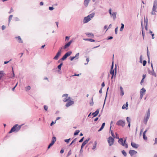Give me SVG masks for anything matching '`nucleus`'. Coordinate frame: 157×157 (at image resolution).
Wrapping results in <instances>:
<instances>
[{
    "label": "nucleus",
    "mask_w": 157,
    "mask_h": 157,
    "mask_svg": "<svg viewBox=\"0 0 157 157\" xmlns=\"http://www.w3.org/2000/svg\"><path fill=\"white\" fill-rule=\"evenodd\" d=\"M63 63H60V64L57 67L59 69V70L61 69V67L63 65Z\"/></svg>",
    "instance_id": "7c9ffc66"
},
{
    "label": "nucleus",
    "mask_w": 157,
    "mask_h": 157,
    "mask_svg": "<svg viewBox=\"0 0 157 157\" xmlns=\"http://www.w3.org/2000/svg\"><path fill=\"white\" fill-rule=\"evenodd\" d=\"M109 87H108L107 88V92H106V95L105 98V101H104V105H103V107H104V105H105V101L106 98V97H107V91H108V90L109 89Z\"/></svg>",
    "instance_id": "a18cd8bd"
},
{
    "label": "nucleus",
    "mask_w": 157,
    "mask_h": 157,
    "mask_svg": "<svg viewBox=\"0 0 157 157\" xmlns=\"http://www.w3.org/2000/svg\"><path fill=\"white\" fill-rule=\"evenodd\" d=\"M115 134L116 136V138L119 139V140L118 141V143L122 146H124L125 148H128V144L126 143V139H125L124 141L123 139L122 138H119V137L118 136V134L117 133H116Z\"/></svg>",
    "instance_id": "f257e3e1"
},
{
    "label": "nucleus",
    "mask_w": 157,
    "mask_h": 157,
    "mask_svg": "<svg viewBox=\"0 0 157 157\" xmlns=\"http://www.w3.org/2000/svg\"><path fill=\"white\" fill-rule=\"evenodd\" d=\"M75 56H73L72 57H70V59L71 61H72L75 58Z\"/></svg>",
    "instance_id": "052dcab7"
},
{
    "label": "nucleus",
    "mask_w": 157,
    "mask_h": 157,
    "mask_svg": "<svg viewBox=\"0 0 157 157\" xmlns=\"http://www.w3.org/2000/svg\"><path fill=\"white\" fill-rule=\"evenodd\" d=\"M109 12L110 15L112 14V9L111 8L109 9Z\"/></svg>",
    "instance_id": "6e6d98bb"
},
{
    "label": "nucleus",
    "mask_w": 157,
    "mask_h": 157,
    "mask_svg": "<svg viewBox=\"0 0 157 157\" xmlns=\"http://www.w3.org/2000/svg\"><path fill=\"white\" fill-rule=\"evenodd\" d=\"M148 25H144V27L145 30L147 31V26Z\"/></svg>",
    "instance_id": "bf43d9fd"
},
{
    "label": "nucleus",
    "mask_w": 157,
    "mask_h": 157,
    "mask_svg": "<svg viewBox=\"0 0 157 157\" xmlns=\"http://www.w3.org/2000/svg\"><path fill=\"white\" fill-rule=\"evenodd\" d=\"M54 9V8L53 7H49V9L50 10H52Z\"/></svg>",
    "instance_id": "864d4df0"
},
{
    "label": "nucleus",
    "mask_w": 157,
    "mask_h": 157,
    "mask_svg": "<svg viewBox=\"0 0 157 157\" xmlns=\"http://www.w3.org/2000/svg\"><path fill=\"white\" fill-rule=\"evenodd\" d=\"M129 154L131 156H132L134 154H136L137 153V152L134 150H130L129 152Z\"/></svg>",
    "instance_id": "ddd939ff"
},
{
    "label": "nucleus",
    "mask_w": 157,
    "mask_h": 157,
    "mask_svg": "<svg viewBox=\"0 0 157 157\" xmlns=\"http://www.w3.org/2000/svg\"><path fill=\"white\" fill-rule=\"evenodd\" d=\"M147 57L149 59H150V57H149V52H147Z\"/></svg>",
    "instance_id": "0e129e2a"
},
{
    "label": "nucleus",
    "mask_w": 157,
    "mask_h": 157,
    "mask_svg": "<svg viewBox=\"0 0 157 157\" xmlns=\"http://www.w3.org/2000/svg\"><path fill=\"white\" fill-rule=\"evenodd\" d=\"M68 94H63L62 97H63V101L64 102H67L68 101H69L71 99V97L68 96Z\"/></svg>",
    "instance_id": "39448f33"
},
{
    "label": "nucleus",
    "mask_w": 157,
    "mask_h": 157,
    "mask_svg": "<svg viewBox=\"0 0 157 157\" xmlns=\"http://www.w3.org/2000/svg\"><path fill=\"white\" fill-rule=\"evenodd\" d=\"M89 41H90L91 42H94L95 41V40L94 39H90L89 40Z\"/></svg>",
    "instance_id": "338daca9"
},
{
    "label": "nucleus",
    "mask_w": 157,
    "mask_h": 157,
    "mask_svg": "<svg viewBox=\"0 0 157 157\" xmlns=\"http://www.w3.org/2000/svg\"><path fill=\"white\" fill-rule=\"evenodd\" d=\"M113 37L112 36H109L107 37V40H109L113 39Z\"/></svg>",
    "instance_id": "4d7b16f0"
},
{
    "label": "nucleus",
    "mask_w": 157,
    "mask_h": 157,
    "mask_svg": "<svg viewBox=\"0 0 157 157\" xmlns=\"http://www.w3.org/2000/svg\"><path fill=\"white\" fill-rule=\"evenodd\" d=\"M62 48H60L59 49L58 52L57 53L56 56L53 58V59H54L57 60L58 59L59 56L61 54V50L62 49Z\"/></svg>",
    "instance_id": "1a4fd4ad"
},
{
    "label": "nucleus",
    "mask_w": 157,
    "mask_h": 157,
    "mask_svg": "<svg viewBox=\"0 0 157 157\" xmlns=\"http://www.w3.org/2000/svg\"><path fill=\"white\" fill-rule=\"evenodd\" d=\"M62 61H63L62 60V59H59L58 61V63H62Z\"/></svg>",
    "instance_id": "69168bd1"
},
{
    "label": "nucleus",
    "mask_w": 157,
    "mask_h": 157,
    "mask_svg": "<svg viewBox=\"0 0 157 157\" xmlns=\"http://www.w3.org/2000/svg\"><path fill=\"white\" fill-rule=\"evenodd\" d=\"M44 109L46 110V111H47V110H48V107L46 105H44Z\"/></svg>",
    "instance_id": "de8ad7c7"
},
{
    "label": "nucleus",
    "mask_w": 157,
    "mask_h": 157,
    "mask_svg": "<svg viewBox=\"0 0 157 157\" xmlns=\"http://www.w3.org/2000/svg\"><path fill=\"white\" fill-rule=\"evenodd\" d=\"M146 90L144 88H143L140 90V94L142 93L144 94L146 92Z\"/></svg>",
    "instance_id": "cd10ccee"
},
{
    "label": "nucleus",
    "mask_w": 157,
    "mask_h": 157,
    "mask_svg": "<svg viewBox=\"0 0 157 157\" xmlns=\"http://www.w3.org/2000/svg\"><path fill=\"white\" fill-rule=\"evenodd\" d=\"M126 120L128 124L130 123L131 119L128 117H126Z\"/></svg>",
    "instance_id": "f704fd0d"
},
{
    "label": "nucleus",
    "mask_w": 157,
    "mask_h": 157,
    "mask_svg": "<svg viewBox=\"0 0 157 157\" xmlns=\"http://www.w3.org/2000/svg\"><path fill=\"white\" fill-rule=\"evenodd\" d=\"M97 144V143L96 141H95L94 143L93 144V147L92 148V149L93 150H94L96 148Z\"/></svg>",
    "instance_id": "bb28decb"
},
{
    "label": "nucleus",
    "mask_w": 157,
    "mask_h": 157,
    "mask_svg": "<svg viewBox=\"0 0 157 157\" xmlns=\"http://www.w3.org/2000/svg\"><path fill=\"white\" fill-rule=\"evenodd\" d=\"M90 140V138H88V139L86 140H85L83 143H82V144L84 146H85L86 144H87L88 141H89Z\"/></svg>",
    "instance_id": "393cba45"
},
{
    "label": "nucleus",
    "mask_w": 157,
    "mask_h": 157,
    "mask_svg": "<svg viewBox=\"0 0 157 157\" xmlns=\"http://www.w3.org/2000/svg\"><path fill=\"white\" fill-rule=\"evenodd\" d=\"M65 105L67 107H69L71 105L73 104L74 103V101H71V99L70 101H68Z\"/></svg>",
    "instance_id": "f8f14e48"
},
{
    "label": "nucleus",
    "mask_w": 157,
    "mask_h": 157,
    "mask_svg": "<svg viewBox=\"0 0 157 157\" xmlns=\"http://www.w3.org/2000/svg\"><path fill=\"white\" fill-rule=\"evenodd\" d=\"M99 112V109H98L94 112L93 113L92 115H93V117H95L98 114Z\"/></svg>",
    "instance_id": "4468645a"
},
{
    "label": "nucleus",
    "mask_w": 157,
    "mask_h": 157,
    "mask_svg": "<svg viewBox=\"0 0 157 157\" xmlns=\"http://www.w3.org/2000/svg\"><path fill=\"white\" fill-rule=\"evenodd\" d=\"M149 117L147 116L146 117H144V121L145 123V124H146L147 121L149 118Z\"/></svg>",
    "instance_id": "f3484780"
},
{
    "label": "nucleus",
    "mask_w": 157,
    "mask_h": 157,
    "mask_svg": "<svg viewBox=\"0 0 157 157\" xmlns=\"http://www.w3.org/2000/svg\"><path fill=\"white\" fill-rule=\"evenodd\" d=\"M22 125H18V124H15L11 128L10 131L9 132V133H11L13 132H17L21 129Z\"/></svg>",
    "instance_id": "f03ea898"
},
{
    "label": "nucleus",
    "mask_w": 157,
    "mask_h": 157,
    "mask_svg": "<svg viewBox=\"0 0 157 157\" xmlns=\"http://www.w3.org/2000/svg\"><path fill=\"white\" fill-rule=\"evenodd\" d=\"M17 40L18 41L19 43H22L23 41L20 36H18V37H16Z\"/></svg>",
    "instance_id": "b1692460"
},
{
    "label": "nucleus",
    "mask_w": 157,
    "mask_h": 157,
    "mask_svg": "<svg viewBox=\"0 0 157 157\" xmlns=\"http://www.w3.org/2000/svg\"><path fill=\"white\" fill-rule=\"evenodd\" d=\"M25 90L26 91H28L30 90L31 87L30 86H28L25 88Z\"/></svg>",
    "instance_id": "c756f323"
},
{
    "label": "nucleus",
    "mask_w": 157,
    "mask_h": 157,
    "mask_svg": "<svg viewBox=\"0 0 157 157\" xmlns=\"http://www.w3.org/2000/svg\"><path fill=\"white\" fill-rule=\"evenodd\" d=\"M142 55H141L140 56V63H142Z\"/></svg>",
    "instance_id": "680f3d73"
},
{
    "label": "nucleus",
    "mask_w": 157,
    "mask_h": 157,
    "mask_svg": "<svg viewBox=\"0 0 157 157\" xmlns=\"http://www.w3.org/2000/svg\"><path fill=\"white\" fill-rule=\"evenodd\" d=\"M13 17V15H10L9 16V23H10L11 21V20L12 19V17Z\"/></svg>",
    "instance_id": "e433bc0d"
},
{
    "label": "nucleus",
    "mask_w": 157,
    "mask_h": 157,
    "mask_svg": "<svg viewBox=\"0 0 157 157\" xmlns=\"http://www.w3.org/2000/svg\"><path fill=\"white\" fill-rule=\"evenodd\" d=\"M148 73L150 75H152L155 77H156V73L154 72V69H153L151 71L149 70V69H147Z\"/></svg>",
    "instance_id": "9d476101"
},
{
    "label": "nucleus",
    "mask_w": 157,
    "mask_h": 157,
    "mask_svg": "<svg viewBox=\"0 0 157 157\" xmlns=\"http://www.w3.org/2000/svg\"><path fill=\"white\" fill-rule=\"evenodd\" d=\"M125 124V121L124 120H120L117 122L116 124L117 125L121 126L123 127L124 126Z\"/></svg>",
    "instance_id": "423d86ee"
},
{
    "label": "nucleus",
    "mask_w": 157,
    "mask_h": 157,
    "mask_svg": "<svg viewBox=\"0 0 157 157\" xmlns=\"http://www.w3.org/2000/svg\"><path fill=\"white\" fill-rule=\"evenodd\" d=\"M124 25L123 23L121 24V27L120 28V31H123V29H124Z\"/></svg>",
    "instance_id": "c85d7f7f"
},
{
    "label": "nucleus",
    "mask_w": 157,
    "mask_h": 157,
    "mask_svg": "<svg viewBox=\"0 0 157 157\" xmlns=\"http://www.w3.org/2000/svg\"><path fill=\"white\" fill-rule=\"evenodd\" d=\"M143 138L145 140H146L147 139V136H146L144 134H143Z\"/></svg>",
    "instance_id": "a19ab883"
},
{
    "label": "nucleus",
    "mask_w": 157,
    "mask_h": 157,
    "mask_svg": "<svg viewBox=\"0 0 157 157\" xmlns=\"http://www.w3.org/2000/svg\"><path fill=\"white\" fill-rule=\"evenodd\" d=\"M110 74L112 75H114V70H111V71H110Z\"/></svg>",
    "instance_id": "79ce46f5"
},
{
    "label": "nucleus",
    "mask_w": 157,
    "mask_h": 157,
    "mask_svg": "<svg viewBox=\"0 0 157 157\" xmlns=\"http://www.w3.org/2000/svg\"><path fill=\"white\" fill-rule=\"evenodd\" d=\"M53 144H52V143H50L49 145L48 146V149H49L51 146H52Z\"/></svg>",
    "instance_id": "09e8293b"
},
{
    "label": "nucleus",
    "mask_w": 157,
    "mask_h": 157,
    "mask_svg": "<svg viewBox=\"0 0 157 157\" xmlns=\"http://www.w3.org/2000/svg\"><path fill=\"white\" fill-rule=\"evenodd\" d=\"M73 41L72 40H71L68 43L66 44L62 48L64 49H66L70 46Z\"/></svg>",
    "instance_id": "9b49d317"
},
{
    "label": "nucleus",
    "mask_w": 157,
    "mask_h": 157,
    "mask_svg": "<svg viewBox=\"0 0 157 157\" xmlns=\"http://www.w3.org/2000/svg\"><path fill=\"white\" fill-rule=\"evenodd\" d=\"M105 123H102L101 128H100L98 130V132H100L103 129V128H104V126H105Z\"/></svg>",
    "instance_id": "aec40b11"
},
{
    "label": "nucleus",
    "mask_w": 157,
    "mask_h": 157,
    "mask_svg": "<svg viewBox=\"0 0 157 157\" xmlns=\"http://www.w3.org/2000/svg\"><path fill=\"white\" fill-rule=\"evenodd\" d=\"M86 61H87V63H85V65H86L87 64H88V63L89 62V57H88L86 58Z\"/></svg>",
    "instance_id": "49530a36"
},
{
    "label": "nucleus",
    "mask_w": 157,
    "mask_h": 157,
    "mask_svg": "<svg viewBox=\"0 0 157 157\" xmlns=\"http://www.w3.org/2000/svg\"><path fill=\"white\" fill-rule=\"evenodd\" d=\"M118 27H117L115 29V33L116 34H117V30H118Z\"/></svg>",
    "instance_id": "603ef678"
},
{
    "label": "nucleus",
    "mask_w": 157,
    "mask_h": 157,
    "mask_svg": "<svg viewBox=\"0 0 157 157\" xmlns=\"http://www.w3.org/2000/svg\"><path fill=\"white\" fill-rule=\"evenodd\" d=\"M70 138H69L68 139H65L64 140V141L67 143H68L69 142V141H70Z\"/></svg>",
    "instance_id": "8fccbe9b"
},
{
    "label": "nucleus",
    "mask_w": 157,
    "mask_h": 157,
    "mask_svg": "<svg viewBox=\"0 0 157 157\" xmlns=\"http://www.w3.org/2000/svg\"><path fill=\"white\" fill-rule=\"evenodd\" d=\"M79 54V53H78L75 55V56H74L75 58H76L75 59H78Z\"/></svg>",
    "instance_id": "72a5a7b5"
},
{
    "label": "nucleus",
    "mask_w": 157,
    "mask_h": 157,
    "mask_svg": "<svg viewBox=\"0 0 157 157\" xmlns=\"http://www.w3.org/2000/svg\"><path fill=\"white\" fill-rule=\"evenodd\" d=\"M150 110L149 109H148L147 111V116H149L150 117Z\"/></svg>",
    "instance_id": "c03bdc74"
},
{
    "label": "nucleus",
    "mask_w": 157,
    "mask_h": 157,
    "mask_svg": "<svg viewBox=\"0 0 157 157\" xmlns=\"http://www.w3.org/2000/svg\"><path fill=\"white\" fill-rule=\"evenodd\" d=\"M121 152L125 157H126V156L127 153L124 150L122 151Z\"/></svg>",
    "instance_id": "2f4dec72"
},
{
    "label": "nucleus",
    "mask_w": 157,
    "mask_h": 157,
    "mask_svg": "<svg viewBox=\"0 0 157 157\" xmlns=\"http://www.w3.org/2000/svg\"><path fill=\"white\" fill-rule=\"evenodd\" d=\"M80 132V131L79 130H76L74 133V135L76 136L78 134V133Z\"/></svg>",
    "instance_id": "473e14b6"
},
{
    "label": "nucleus",
    "mask_w": 157,
    "mask_h": 157,
    "mask_svg": "<svg viewBox=\"0 0 157 157\" xmlns=\"http://www.w3.org/2000/svg\"><path fill=\"white\" fill-rule=\"evenodd\" d=\"M72 53L71 51H69L66 53L61 58L63 60H65Z\"/></svg>",
    "instance_id": "6e6552de"
},
{
    "label": "nucleus",
    "mask_w": 157,
    "mask_h": 157,
    "mask_svg": "<svg viewBox=\"0 0 157 157\" xmlns=\"http://www.w3.org/2000/svg\"><path fill=\"white\" fill-rule=\"evenodd\" d=\"M95 13H93L84 17L83 22L84 23H87L90 21L94 16Z\"/></svg>",
    "instance_id": "7ed1b4c3"
},
{
    "label": "nucleus",
    "mask_w": 157,
    "mask_h": 157,
    "mask_svg": "<svg viewBox=\"0 0 157 157\" xmlns=\"http://www.w3.org/2000/svg\"><path fill=\"white\" fill-rule=\"evenodd\" d=\"M128 102H127L126 103V104H124L122 107V109H128Z\"/></svg>",
    "instance_id": "a211bd4d"
},
{
    "label": "nucleus",
    "mask_w": 157,
    "mask_h": 157,
    "mask_svg": "<svg viewBox=\"0 0 157 157\" xmlns=\"http://www.w3.org/2000/svg\"><path fill=\"white\" fill-rule=\"evenodd\" d=\"M143 95H144L143 94H142V93L140 94V99H142V98L143 97Z\"/></svg>",
    "instance_id": "13d9d810"
},
{
    "label": "nucleus",
    "mask_w": 157,
    "mask_h": 157,
    "mask_svg": "<svg viewBox=\"0 0 157 157\" xmlns=\"http://www.w3.org/2000/svg\"><path fill=\"white\" fill-rule=\"evenodd\" d=\"M71 153H72V152H71V150H70L68 152L67 154V157H68L69 155H70L71 154Z\"/></svg>",
    "instance_id": "ea45409f"
},
{
    "label": "nucleus",
    "mask_w": 157,
    "mask_h": 157,
    "mask_svg": "<svg viewBox=\"0 0 157 157\" xmlns=\"http://www.w3.org/2000/svg\"><path fill=\"white\" fill-rule=\"evenodd\" d=\"M92 101L90 103V105L93 106L94 104V102L93 101V97H92L91 98Z\"/></svg>",
    "instance_id": "4c0bfd02"
},
{
    "label": "nucleus",
    "mask_w": 157,
    "mask_h": 157,
    "mask_svg": "<svg viewBox=\"0 0 157 157\" xmlns=\"http://www.w3.org/2000/svg\"><path fill=\"white\" fill-rule=\"evenodd\" d=\"M44 5V2H41L40 3V5L41 6H43Z\"/></svg>",
    "instance_id": "774afa93"
},
{
    "label": "nucleus",
    "mask_w": 157,
    "mask_h": 157,
    "mask_svg": "<svg viewBox=\"0 0 157 157\" xmlns=\"http://www.w3.org/2000/svg\"><path fill=\"white\" fill-rule=\"evenodd\" d=\"M157 7V1L156 0L154 2L153 6L152 8V11L151 13L152 15L155 14V12H156V10Z\"/></svg>",
    "instance_id": "20e7f679"
},
{
    "label": "nucleus",
    "mask_w": 157,
    "mask_h": 157,
    "mask_svg": "<svg viewBox=\"0 0 157 157\" xmlns=\"http://www.w3.org/2000/svg\"><path fill=\"white\" fill-rule=\"evenodd\" d=\"M120 89L121 92V95L122 96L124 94V92L123 91V89L121 86L120 87Z\"/></svg>",
    "instance_id": "a878e982"
},
{
    "label": "nucleus",
    "mask_w": 157,
    "mask_h": 157,
    "mask_svg": "<svg viewBox=\"0 0 157 157\" xmlns=\"http://www.w3.org/2000/svg\"><path fill=\"white\" fill-rule=\"evenodd\" d=\"M56 138L55 136H53L52 138V142L51 143H52V144H54L55 142L56 141Z\"/></svg>",
    "instance_id": "4be33fe9"
},
{
    "label": "nucleus",
    "mask_w": 157,
    "mask_h": 157,
    "mask_svg": "<svg viewBox=\"0 0 157 157\" xmlns=\"http://www.w3.org/2000/svg\"><path fill=\"white\" fill-rule=\"evenodd\" d=\"M114 140L113 137L109 136L108 139V142L109 143V146H111L113 145L114 143Z\"/></svg>",
    "instance_id": "0eeeda50"
},
{
    "label": "nucleus",
    "mask_w": 157,
    "mask_h": 157,
    "mask_svg": "<svg viewBox=\"0 0 157 157\" xmlns=\"http://www.w3.org/2000/svg\"><path fill=\"white\" fill-rule=\"evenodd\" d=\"M90 0H85L84 2V4L86 6H87L88 5V3Z\"/></svg>",
    "instance_id": "412c9836"
},
{
    "label": "nucleus",
    "mask_w": 157,
    "mask_h": 157,
    "mask_svg": "<svg viewBox=\"0 0 157 157\" xmlns=\"http://www.w3.org/2000/svg\"><path fill=\"white\" fill-rule=\"evenodd\" d=\"M6 28V26L4 25H2V30H4Z\"/></svg>",
    "instance_id": "e2e57ef3"
},
{
    "label": "nucleus",
    "mask_w": 157,
    "mask_h": 157,
    "mask_svg": "<svg viewBox=\"0 0 157 157\" xmlns=\"http://www.w3.org/2000/svg\"><path fill=\"white\" fill-rule=\"evenodd\" d=\"M146 63H147V61L145 60H144L143 62V66H145L146 65Z\"/></svg>",
    "instance_id": "37998d69"
},
{
    "label": "nucleus",
    "mask_w": 157,
    "mask_h": 157,
    "mask_svg": "<svg viewBox=\"0 0 157 157\" xmlns=\"http://www.w3.org/2000/svg\"><path fill=\"white\" fill-rule=\"evenodd\" d=\"M144 25H148V21L147 17L144 18Z\"/></svg>",
    "instance_id": "5701e85b"
},
{
    "label": "nucleus",
    "mask_w": 157,
    "mask_h": 157,
    "mask_svg": "<svg viewBox=\"0 0 157 157\" xmlns=\"http://www.w3.org/2000/svg\"><path fill=\"white\" fill-rule=\"evenodd\" d=\"M131 145L132 147L135 148H137L139 146L138 145L132 142L131 143Z\"/></svg>",
    "instance_id": "2eb2a0df"
},
{
    "label": "nucleus",
    "mask_w": 157,
    "mask_h": 157,
    "mask_svg": "<svg viewBox=\"0 0 157 157\" xmlns=\"http://www.w3.org/2000/svg\"><path fill=\"white\" fill-rule=\"evenodd\" d=\"M77 138H75L72 141V142L71 143V144H70V145H71L73 143H74L76 141V140L77 139Z\"/></svg>",
    "instance_id": "58836bf2"
},
{
    "label": "nucleus",
    "mask_w": 157,
    "mask_h": 157,
    "mask_svg": "<svg viewBox=\"0 0 157 157\" xmlns=\"http://www.w3.org/2000/svg\"><path fill=\"white\" fill-rule=\"evenodd\" d=\"M117 13L116 12H113L112 14L111 15V17H113L114 20L116 19L117 18L116 17Z\"/></svg>",
    "instance_id": "dca6fc26"
},
{
    "label": "nucleus",
    "mask_w": 157,
    "mask_h": 157,
    "mask_svg": "<svg viewBox=\"0 0 157 157\" xmlns=\"http://www.w3.org/2000/svg\"><path fill=\"white\" fill-rule=\"evenodd\" d=\"M111 135H112V136L114 138H115V135H114V133H113V130H112L111 131Z\"/></svg>",
    "instance_id": "3c124183"
},
{
    "label": "nucleus",
    "mask_w": 157,
    "mask_h": 157,
    "mask_svg": "<svg viewBox=\"0 0 157 157\" xmlns=\"http://www.w3.org/2000/svg\"><path fill=\"white\" fill-rule=\"evenodd\" d=\"M86 35L89 36H93L94 35L92 33H86Z\"/></svg>",
    "instance_id": "c9c22d12"
},
{
    "label": "nucleus",
    "mask_w": 157,
    "mask_h": 157,
    "mask_svg": "<svg viewBox=\"0 0 157 157\" xmlns=\"http://www.w3.org/2000/svg\"><path fill=\"white\" fill-rule=\"evenodd\" d=\"M84 137H83L79 141V143H81V142H82L83 140H84Z\"/></svg>",
    "instance_id": "5fc2aeb1"
},
{
    "label": "nucleus",
    "mask_w": 157,
    "mask_h": 157,
    "mask_svg": "<svg viewBox=\"0 0 157 157\" xmlns=\"http://www.w3.org/2000/svg\"><path fill=\"white\" fill-rule=\"evenodd\" d=\"M5 75V74L4 73L3 71H0V80L2 77L3 76H4Z\"/></svg>",
    "instance_id": "6ab92c4d"
}]
</instances>
